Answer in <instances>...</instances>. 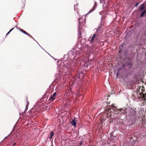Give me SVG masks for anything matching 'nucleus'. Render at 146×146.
I'll use <instances>...</instances> for the list:
<instances>
[{"label":"nucleus","mask_w":146,"mask_h":146,"mask_svg":"<svg viewBox=\"0 0 146 146\" xmlns=\"http://www.w3.org/2000/svg\"><path fill=\"white\" fill-rule=\"evenodd\" d=\"M81 32L80 31V30H79V32H78V37H79V38H80L81 37Z\"/></svg>","instance_id":"nucleus-17"},{"label":"nucleus","mask_w":146,"mask_h":146,"mask_svg":"<svg viewBox=\"0 0 146 146\" xmlns=\"http://www.w3.org/2000/svg\"><path fill=\"white\" fill-rule=\"evenodd\" d=\"M145 94V96H146V93Z\"/></svg>","instance_id":"nucleus-29"},{"label":"nucleus","mask_w":146,"mask_h":146,"mask_svg":"<svg viewBox=\"0 0 146 146\" xmlns=\"http://www.w3.org/2000/svg\"><path fill=\"white\" fill-rule=\"evenodd\" d=\"M129 115L134 119L136 118V108H131L129 110Z\"/></svg>","instance_id":"nucleus-1"},{"label":"nucleus","mask_w":146,"mask_h":146,"mask_svg":"<svg viewBox=\"0 0 146 146\" xmlns=\"http://www.w3.org/2000/svg\"><path fill=\"white\" fill-rule=\"evenodd\" d=\"M127 66L129 68H131L132 67V63L131 62H127Z\"/></svg>","instance_id":"nucleus-11"},{"label":"nucleus","mask_w":146,"mask_h":146,"mask_svg":"<svg viewBox=\"0 0 146 146\" xmlns=\"http://www.w3.org/2000/svg\"><path fill=\"white\" fill-rule=\"evenodd\" d=\"M139 4V3H137L135 5V7H137L138 5Z\"/></svg>","instance_id":"nucleus-23"},{"label":"nucleus","mask_w":146,"mask_h":146,"mask_svg":"<svg viewBox=\"0 0 146 146\" xmlns=\"http://www.w3.org/2000/svg\"><path fill=\"white\" fill-rule=\"evenodd\" d=\"M146 13V9L144 10V11H143L141 12V14L140 15V17H143L145 14Z\"/></svg>","instance_id":"nucleus-14"},{"label":"nucleus","mask_w":146,"mask_h":146,"mask_svg":"<svg viewBox=\"0 0 146 146\" xmlns=\"http://www.w3.org/2000/svg\"><path fill=\"white\" fill-rule=\"evenodd\" d=\"M83 142V141H81L78 143V146H81Z\"/></svg>","instance_id":"nucleus-16"},{"label":"nucleus","mask_w":146,"mask_h":146,"mask_svg":"<svg viewBox=\"0 0 146 146\" xmlns=\"http://www.w3.org/2000/svg\"><path fill=\"white\" fill-rule=\"evenodd\" d=\"M15 144H15V143H14L13 144V146H14L15 145Z\"/></svg>","instance_id":"nucleus-26"},{"label":"nucleus","mask_w":146,"mask_h":146,"mask_svg":"<svg viewBox=\"0 0 146 146\" xmlns=\"http://www.w3.org/2000/svg\"><path fill=\"white\" fill-rule=\"evenodd\" d=\"M138 98L140 99L141 98V97L138 96Z\"/></svg>","instance_id":"nucleus-24"},{"label":"nucleus","mask_w":146,"mask_h":146,"mask_svg":"<svg viewBox=\"0 0 146 146\" xmlns=\"http://www.w3.org/2000/svg\"><path fill=\"white\" fill-rule=\"evenodd\" d=\"M97 6V2H95V4L94 6L93 7V8L91 9L90 11L89 12V13H90L92 12L96 8Z\"/></svg>","instance_id":"nucleus-8"},{"label":"nucleus","mask_w":146,"mask_h":146,"mask_svg":"<svg viewBox=\"0 0 146 146\" xmlns=\"http://www.w3.org/2000/svg\"><path fill=\"white\" fill-rule=\"evenodd\" d=\"M71 123L74 126H76V122L75 121V119H72L70 121Z\"/></svg>","instance_id":"nucleus-9"},{"label":"nucleus","mask_w":146,"mask_h":146,"mask_svg":"<svg viewBox=\"0 0 146 146\" xmlns=\"http://www.w3.org/2000/svg\"><path fill=\"white\" fill-rule=\"evenodd\" d=\"M142 98L144 99H146V96L144 94H143V96Z\"/></svg>","instance_id":"nucleus-19"},{"label":"nucleus","mask_w":146,"mask_h":146,"mask_svg":"<svg viewBox=\"0 0 146 146\" xmlns=\"http://www.w3.org/2000/svg\"><path fill=\"white\" fill-rule=\"evenodd\" d=\"M54 135V132L53 131L50 132V135L48 136L49 139H51L52 138Z\"/></svg>","instance_id":"nucleus-13"},{"label":"nucleus","mask_w":146,"mask_h":146,"mask_svg":"<svg viewBox=\"0 0 146 146\" xmlns=\"http://www.w3.org/2000/svg\"><path fill=\"white\" fill-rule=\"evenodd\" d=\"M99 38V36L98 34L96 33L94 34L93 36L91 38L90 43H92L94 42H96L98 40Z\"/></svg>","instance_id":"nucleus-2"},{"label":"nucleus","mask_w":146,"mask_h":146,"mask_svg":"<svg viewBox=\"0 0 146 146\" xmlns=\"http://www.w3.org/2000/svg\"><path fill=\"white\" fill-rule=\"evenodd\" d=\"M118 75V73L117 74V76Z\"/></svg>","instance_id":"nucleus-27"},{"label":"nucleus","mask_w":146,"mask_h":146,"mask_svg":"<svg viewBox=\"0 0 146 146\" xmlns=\"http://www.w3.org/2000/svg\"><path fill=\"white\" fill-rule=\"evenodd\" d=\"M98 29H97V31H98Z\"/></svg>","instance_id":"nucleus-30"},{"label":"nucleus","mask_w":146,"mask_h":146,"mask_svg":"<svg viewBox=\"0 0 146 146\" xmlns=\"http://www.w3.org/2000/svg\"><path fill=\"white\" fill-rule=\"evenodd\" d=\"M143 93L142 92H141L139 94V95L141 97H142L143 96Z\"/></svg>","instance_id":"nucleus-20"},{"label":"nucleus","mask_w":146,"mask_h":146,"mask_svg":"<svg viewBox=\"0 0 146 146\" xmlns=\"http://www.w3.org/2000/svg\"><path fill=\"white\" fill-rule=\"evenodd\" d=\"M18 29L21 32H22V33H24L29 36H30V37H32V36L29 34H28V33L26 32L25 31L23 30V29H21L20 28H18Z\"/></svg>","instance_id":"nucleus-6"},{"label":"nucleus","mask_w":146,"mask_h":146,"mask_svg":"<svg viewBox=\"0 0 146 146\" xmlns=\"http://www.w3.org/2000/svg\"><path fill=\"white\" fill-rule=\"evenodd\" d=\"M105 19V17L104 16H103V17H102L101 18V24L100 25V27H102V26L103 25V24H102V23L103 22H104V19Z\"/></svg>","instance_id":"nucleus-12"},{"label":"nucleus","mask_w":146,"mask_h":146,"mask_svg":"<svg viewBox=\"0 0 146 146\" xmlns=\"http://www.w3.org/2000/svg\"><path fill=\"white\" fill-rule=\"evenodd\" d=\"M105 119H103V118H102L101 119V122H102V121H105Z\"/></svg>","instance_id":"nucleus-22"},{"label":"nucleus","mask_w":146,"mask_h":146,"mask_svg":"<svg viewBox=\"0 0 146 146\" xmlns=\"http://www.w3.org/2000/svg\"><path fill=\"white\" fill-rule=\"evenodd\" d=\"M117 112L116 111L113 115H112V118L111 119H116L119 117V115L117 114Z\"/></svg>","instance_id":"nucleus-7"},{"label":"nucleus","mask_w":146,"mask_h":146,"mask_svg":"<svg viewBox=\"0 0 146 146\" xmlns=\"http://www.w3.org/2000/svg\"><path fill=\"white\" fill-rule=\"evenodd\" d=\"M56 95V92H55L53 93V95L50 96L49 99V100L50 101V102H52L55 99Z\"/></svg>","instance_id":"nucleus-5"},{"label":"nucleus","mask_w":146,"mask_h":146,"mask_svg":"<svg viewBox=\"0 0 146 146\" xmlns=\"http://www.w3.org/2000/svg\"><path fill=\"white\" fill-rule=\"evenodd\" d=\"M14 28L11 29L6 34V36L8 35L9 33H10L11 31L14 29Z\"/></svg>","instance_id":"nucleus-18"},{"label":"nucleus","mask_w":146,"mask_h":146,"mask_svg":"<svg viewBox=\"0 0 146 146\" xmlns=\"http://www.w3.org/2000/svg\"><path fill=\"white\" fill-rule=\"evenodd\" d=\"M112 110H113V111H111L110 109H108V110L106 112V114L110 116L111 118H112V115H113L115 113L116 111V110L114 111V109H112Z\"/></svg>","instance_id":"nucleus-3"},{"label":"nucleus","mask_w":146,"mask_h":146,"mask_svg":"<svg viewBox=\"0 0 146 146\" xmlns=\"http://www.w3.org/2000/svg\"><path fill=\"white\" fill-rule=\"evenodd\" d=\"M111 122H113V121L112 120H111L110 121V123L111 122Z\"/></svg>","instance_id":"nucleus-25"},{"label":"nucleus","mask_w":146,"mask_h":146,"mask_svg":"<svg viewBox=\"0 0 146 146\" xmlns=\"http://www.w3.org/2000/svg\"><path fill=\"white\" fill-rule=\"evenodd\" d=\"M144 4L143 3L140 5V6L139 8V9L140 11H142L145 9V7H144Z\"/></svg>","instance_id":"nucleus-10"},{"label":"nucleus","mask_w":146,"mask_h":146,"mask_svg":"<svg viewBox=\"0 0 146 146\" xmlns=\"http://www.w3.org/2000/svg\"><path fill=\"white\" fill-rule=\"evenodd\" d=\"M82 19L81 18H80L79 19H78V20H79L78 22H79V23H78V29H80V27H81V22L80 21V20L81 19Z\"/></svg>","instance_id":"nucleus-15"},{"label":"nucleus","mask_w":146,"mask_h":146,"mask_svg":"<svg viewBox=\"0 0 146 146\" xmlns=\"http://www.w3.org/2000/svg\"><path fill=\"white\" fill-rule=\"evenodd\" d=\"M111 138H113V137H114V138H115V139H116V138H117V137H116V136H113L112 135V134H111Z\"/></svg>","instance_id":"nucleus-21"},{"label":"nucleus","mask_w":146,"mask_h":146,"mask_svg":"<svg viewBox=\"0 0 146 146\" xmlns=\"http://www.w3.org/2000/svg\"><path fill=\"white\" fill-rule=\"evenodd\" d=\"M142 90H143V91H144V90H143V89H142Z\"/></svg>","instance_id":"nucleus-28"},{"label":"nucleus","mask_w":146,"mask_h":146,"mask_svg":"<svg viewBox=\"0 0 146 146\" xmlns=\"http://www.w3.org/2000/svg\"><path fill=\"white\" fill-rule=\"evenodd\" d=\"M126 108H121L119 110H117V113H119L121 112V114H125L127 113L126 111Z\"/></svg>","instance_id":"nucleus-4"}]
</instances>
